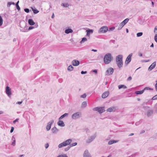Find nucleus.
<instances>
[{"label": "nucleus", "mask_w": 157, "mask_h": 157, "mask_svg": "<svg viewBox=\"0 0 157 157\" xmlns=\"http://www.w3.org/2000/svg\"><path fill=\"white\" fill-rule=\"evenodd\" d=\"M123 56L121 55H119L116 57V61L118 67L120 68L122 67L123 65Z\"/></svg>", "instance_id": "1"}, {"label": "nucleus", "mask_w": 157, "mask_h": 157, "mask_svg": "<svg viewBox=\"0 0 157 157\" xmlns=\"http://www.w3.org/2000/svg\"><path fill=\"white\" fill-rule=\"evenodd\" d=\"M113 59V57L110 53L106 54L104 58V61L106 64L109 63Z\"/></svg>", "instance_id": "2"}, {"label": "nucleus", "mask_w": 157, "mask_h": 157, "mask_svg": "<svg viewBox=\"0 0 157 157\" xmlns=\"http://www.w3.org/2000/svg\"><path fill=\"white\" fill-rule=\"evenodd\" d=\"M72 142V140L69 139L60 143L58 145V147L61 148L70 144Z\"/></svg>", "instance_id": "3"}, {"label": "nucleus", "mask_w": 157, "mask_h": 157, "mask_svg": "<svg viewBox=\"0 0 157 157\" xmlns=\"http://www.w3.org/2000/svg\"><path fill=\"white\" fill-rule=\"evenodd\" d=\"M93 110L98 111L99 113H101L105 111L104 107H96L93 109Z\"/></svg>", "instance_id": "4"}, {"label": "nucleus", "mask_w": 157, "mask_h": 157, "mask_svg": "<svg viewBox=\"0 0 157 157\" xmlns=\"http://www.w3.org/2000/svg\"><path fill=\"white\" fill-rule=\"evenodd\" d=\"M108 30V28L106 26H103L101 27L98 31L99 33H104L106 32Z\"/></svg>", "instance_id": "5"}, {"label": "nucleus", "mask_w": 157, "mask_h": 157, "mask_svg": "<svg viewBox=\"0 0 157 157\" xmlns=\"http://www.w3.org/2000/svg\"><path fill=\"white\" fill-rule=\"evenodd\" d=\"M81 115V113L80 112H78L73 114L71 116V118L73 119H76L79 118Z\"/></svg>", "instance_id": "6"}, {"label": "nucleus", "mask_w": 157, "mask_h": 157, "mask_svg": "<svg viewBox=\"0 0 157 157\" xmlns=\"http://www.w3.org/2000/svg\"><path fill=\"white\" fill-rule=\"evenodd\" d=\"M132 55V54L131 53L129 54L127 57L126 59L125 64L127 65L131 61V57Z\"/></svg>", "instance_id": "7"}, {"label": "nucleus", "mask_w": 157, "mask_h": 157, "mask_svg": "<svg viewBox=\"0 0 157 157\" xmlns=\"http://www.w3.org/2000/svg\"><path fill=\"white\" fill-rule=\"evenodd\" d=\"M96 134H94V135L90 136L87 140L86 141V142L89 143L91 142L96 137Z\"/></svg>", "instance_id": "8"}, {"label": "nucleus", "mask_w": 157, "mask_h": 157, "mask_svg": "<svg viewBox=\"0 0 157 157\" xmlns=\"http://www.w3.org/2000/svg\"><path fill=\"white\" fill-rule=\"evenodd\" d=\"M83 157H91V156L88 150L85 151L83 154Z\"/></svg>", "instance_id": "9"}, {"label": "nucleus", "mask_w": 157, "mask_h": 157, "mask_svg": "<svg viewBox=\"0 0 157 157\" xmlns=\"http://www.w3.org/2000/svg\"><path fill=\"white\" fill-rule=\"evenodd\" d=\"M54 120H51L50 122L48 123L46 127V129L47 131H49L50 130L51 127V125L53 123Z\"/></svg>", "instance_id": "10"}, {"label": "nucleus", "mask_w": 157, "mask_h": 157, "mask_svg": "<svg viewBox=\"0 0 157 157\" xmlns=\"http://www.w3.org/2000/svg\"><path fill=\"white\" fill-rule=\"evenodd\" d=\"M6 92L8 96H10L11 94V89L8 86H7L6 88Z\"/></svg>", "instance_id": "11"}, {"label": "nucleus", "mask_w": 157, "mask_h": 157, "mask_svg": "<svg viewBox=\"0 0 157 157\" xmlns=\"http://www.w3.org/2000/svg\"><path fill=\"white\" fill-rule=\"evenodd\" d=\"M114 71V70L112 68H110L106 71L107 73V75H111L113 74Z\"/></svg>", "instance_id": "12"}, {"label": "nucleus", "mask_w": 157, "mask_h": 157, "mask_svg": "<svg viewBox=\"0 0 157 157\" xmlns=\"http://www.w3.org/2000/svg\"><path fill=\"white\" fill-rule=\"evenodd\" d=\"M72 64L74 66H78L79 64V62L76 60H74L72 61Z\"/></svg>", "instance_id": "13"}, {"label": "nucleus", "mask_w": 157, "mask_h": 157, "mask_svg": "<svg viewBox=\"0 0 157 157\" xmlns=\"http://www.w3.org/2000/svg\"><path fill=\"white\" fill-rule=\"evenodd\" d=\"M156 63L155 61L148 68V70L149 71H151L152 69H153L155 66L156 65Z\"/></svg>", "instance_id": "14"}, {"label": "nucleus", "mask_w": 157, "mask_h": 157, "mask_svg": "<svg viewBox=\"0 0 157 157\" xmlns=\"http://www.w3.org/2000/svg\"><path fill=\"white\" fill-rule=\"evenodd\" d=\"M51 131L53 133L56 134L59 132V130L55 127L52 128Z\"/></svg>", "instance_id": "15"}, {"label": "nucleus", "mask_w": 157, "mask_h": 157, "mask_svg": "<svg viewBox=\"0 0 157 157\" xmlns=\"http://www.w3.org/2000/svg\"><path fill=\"white\" fill-rule=\"evenodd\" d=\"M109 92L108 91H106L102 95V97L103 98H105L107 97L109 94Z\"/></svg>", "instance_id": "16"}, {"label": "nucleus", "mask_w": 157, "mask_h": 157, "mask_svg": "<svg viewBox=\"0 0 157 157\" xmlns=\"http://www.w3.org/2000/svg\"><path fill=\"white\" fill-rule=\"evenodd\" d=\"M57 124L59 126L61 127H64L65 126V124L63 122L60 120H59V121L57 123Z\"/></svg>", "instance_id": "17"}, {"label": "nucleus", "mask_w": 157, "mask_h": 157, "mask_svg": "<svg viewBox=\"0 0 157 157\" xmlns=\"http://www.w3.org/2000/svg\"><path fill=\"white\" fill-rule=\"evenodd\" d=\"M87 32L86 35L87 36H89L90 34H92L93 32V30L92 29H88L86 30Z\"/></svg>", "instance_id": "18"}, {"label": "nucleus", "mask_w": 157, "mask_h": 157, "mask_svg": "<svg viewBox=\"0 0 157 157\" xmlns=\"http://www.w3.org/2000/svg\"><path fill=\"white\" fill-rule=\"evenodd\" d=\"M28 22L30 25H33L35 24V22L33 21L32 19H29L28 20Z\"/></svg>", "instance_id": "19"}, {"label": "nucleus", "mask_w": 157, "mask_h": 157, "mask_svg": "<svg viewBox=\"0 0 157 157\" xmlns=\"http://www.w3.org/2000/svg\"><path fill=\"white\" fill-rule=\"evenodd\" d=\"M153 111L152 110H149L147 111V117H149L153 113Z\"/></svg>", "instance_id": "20"}, {"label": "nucleus", "mask_w": 157, "mask_h": 157, "mask_svg": "<svg viewBox=\"0 0 157 157\" xmlns=\"http://www.w3.org/2000/svg\"><path fill=\"white\" fill-rule=\"evenodd\" d=\"M115 108L114 107H113L109 108L107 109V111L109 112H111L115 110Z\"/></svg>", "instance_id": "21"}, {"label": "nucleus", "mask_w": 157, "mask_h": 157, "mask_svg": "<svg viewBox=\"0 0 157 157\" xmlns=\"http://www.w3.org/2000/svg\"><path fill=\"white\" fill-rule=\"evenodd\" d=\"M73 32V30L70 29H66L65 30V32L66 33L68 34L69 33H72Z\"/></svg>", "instance_id": "22"}, {"label": "nucleus", "mask_w": 157, "mask_h": 157, "mask_svg": "<svg viewBox=\"0 0 157 157\" xmlns=\"http://www.w3.org/2000/svg\"><path fill=\"white\" fill-rule=\"evenodd\" d=\"M118 142V140H112L109 141L108 142V144L109 145H111L113 143H117Z\"/></svg>", "instance_id": "23"}, {"label": "nucleus", "mask_w": 157, "mask_h": 157, "mask_svg": "<svg viewBox=\"0 0 157 157\" xmlns=\"http://www.w3.org/2000/svg\"><path fill=\"white\" fill-rule=\"evenodd\" d=\"M68 115V114L67 113H65L64 114L59 117V120H61L65 117L67 116Z\"/></svg>", "instance_id": "24"}, {"label": "nucleus", "mask_w": 157, "mask_h": 157, "mask_svg": "<svg viewBox=\"0 0 157 157\" xmlns=\"http://www.w3.org/2000/svg\"><path fill=\"white\" fill-rule=\"evenodd\" d=\"M118 87L119 89H121V88H123L124 89H125L127 88L126 86L124 85H119L118 86Z\"/></svg>", "instance_id": "25"}, {"label": "nucleus", "mask_w": 157, "mask_h": 157, "mask_svg": "<svg viewBox=\"0 0 157 157\" xmlns=\"http://www.w3.org/2000/svg\"><path fill=\"white\" fill-rule=\"evenodd\" d=\"M31 9L33 11L34 14H36L39 12V11L37 9H34L32 7H31Z\"/></svg>", "instance_id": "26"}, {"label": "nucleus", "mask_w": 157, "mask_h": 157, "mask_svg": "<svg viewBox=\"0 0 157 157\" xmlns=\"http://www.w3.org/2000/svg\"><path fill=\"white\" fill-rule=\"evenodd\" d=\"M124 25V24L122 22H121L118 26V30L121 29Z\"/></svg>", "instance_id": "27"}, {"label": "nucleus", "mask_w": 157, "mask_h": 157, "mask_svg": "<svg viewBox=\"0 0 157 157\" xmlns=\"http://www.w3.org/2000/svg\"><path fill=\"white\" fill-rule=\"evenodd\" d=\"M144 92V90H143L141 91H136L135 93L137 94H142Z\"/></svg>", "instance_id": "28"}, {"label": "nucleus", "mask_w": 157, "mask_h": 157, "mask_svg": "<svg viewBox=\"0 0 157 157\" xmlns=\"http://www.w3.org/2000/svg\"><path fill=\"white\" fill-rule=\"evenodd\" d=\"M73 67L71 65H70L68 67L67 70L69 71H71L73 70Z\"/></svg>", "instance_id": "29"}, {"label": "nucleus", "mask_w": 157, "mask_h": 157, "mask_svg": "<svg viewBox=\"0 0 157 157\" xmlns=\"http://www.w3.org/2000/svg\"><path fill=\"white\" fill-rule=\"evenodd\" d=\"M87 39L85 37H83L82 38V40L80 41V43L82 44L85 41H87Z\"/></svg>", "instance_id": "30"}, {"label": "nucleus", "mask_w": 157, "mask_h": 157, "mask_svg": "<svg viewBox=\"0 0 157 157\" xmlns=\"http://www.w3.org/2000/svg\"><path fill=\"white\" fill-rule=\"evenodd\" d=\"M87 105L86 102V101L83 102L82 104V108H85L86 107Z\"/></svg>", "instance_id": "31"}, {"label": "nucleus", "mask_w": 157, "mask_h": 157, "mask_svg": "<svg viewBox=\"0 0 157 157\" xmlns=\"http://www.w3.org/2000/svg\"><path fill=\"white\" fill-rule=\"evenodd\" d=\"M19 2V1H18L16 3V6L17 7V9L19 11L20 10V7L18 5V3Z\"/></svg>", "instance_id": "32"}, {"label": "nucleus", "mask_w": 157, "mask_h": 157, "mask_svg": "<svg viewBox=\"0 0 157 157\" xmlns=\"http://www.w3.org/2000/svg\"><path fill=\"white\" fill-rule=\"evenodd\" d=\"M3 23V20L0 15V27L1 26Z\"/></svg>", "instance_id": "33"}, {"label": "nucleus", "mask_w": 157, "mask_h": 157, "mask_svg": "<svg viewBox=\"0 0 157 157\" xmlns=\"http://www.w3.org/2000/svg\"><path fill=\"white\" fill-rule=\"evenodd\" d=\"M12 4L14 5H15V3L14 2H9L7 3V6L10 7V5Z\"/></svg>", "instance_id": "34"}, {"label": "nucleus", "mask_w": 157, "mask_h": 157, "mask_svg": "<svg viewBox=\"0 0 157 157\" xmlns=\"http://www.w3.org/2000/svg\"><path fill=\"white\" fill-rule=\"evenodd\" d=\"M129 19L128 18H126L122 22L125 25L128 21Z\"/></svg>", "instance_id": "35"}, {"label": "nucleus", "mask_w": 157, "mask_h": 157, "mask_svg": "<svg viewBox=\"0 0 157 157\" xmlns=\"http://www.w3.org/2000/svg\"><path fill=\"white\" fill-rule=\"evenodd\" d=\"M61 6H63L64 7H67L69 6V5L67 3H63L61 5Z\"/></svg>", "instance_id": "36"}, {"label": "nucleus", "mask_w": 157, "mask_h": 157, "mask_svg": "<svg viewBox=\"0 0 157 157\" xmlns=\"http://www.w3.org/2000/svg\"><path fill=\"white\" fill-rule=\"evenodd\" d=\"M143 34L142 32L138 33H137L136 36L137 37H140Z\"/></svg>", "instance_id": "37"}, {"label": "nucleus", "mask_w": 157, "mask_h": 157, "mask_svg": "<svg viewBox=\"0 0 157 157\" xmlns=\"http://www.w3.org/2000/svg\"><path fill=\"white\" fill-rule=\"evenodd\" d=\"M143 90H144V91L145 90H153V89H151V88H150L148 87H145L144 89Z\"/></svg>", "instance_id": "38"}, {"label": "nucleus", "mask_w": 157, "mask_h": 157, "mask_svg": "<svg viewBox=\"0 0 157 157\" xmlns=\"http://www.w3.org/2000/svg\"><path fill=\"white\" fill-rule=\"evenodd\" d=\"M86 95L85 93L81 95L80 96V97L82 98H85L86 97Z\"/></svg>", "instance_id": "39"}, {"label": "nucleus", "mask_w": 157, "mask_h": 157, "mask_svg": "<svg viewBox=\"0 0 157 157\" xmlns=\"http://www.w3.org/2000/svg\"><path fill=\"white\" fill-rule=\"evenodd\" d=\"M154 109L156 112H157V104H156L154 107Z\"/></svg>", "instance_id": "40"}, {"label": "nucleus", "mask_w": 157, "mask_h": 157, "mask_svg": "<svg viewBox=\"0 0 157 157\" xmlns=\"http://www.w3.org/2000/svg\"><path fill=\"white\" fill-rule=\"evenodd\" d=\"M71 146H68L67 148H65V151H67L69 149L71 148Z\"/></svg>", "instance_id": "41"}, {"label": "nucleus", "mask_w": 157, "mask_h": 157, "mask_svg": "<svg viewBox=\"0 0 157 157\" xmlns=\"http://www.w3.org/2000/svg\"><path fill=\"white\" fill-rule=\"evenodd\" d=\"M77 143L75 142V143H73L72 144H71V145L70 146H71V147L76 146V145H77Z\"/></svg>", "instance_id": "42"}, {"label": "nucleus", "mask_w": 157, "mask_h": 157, "mask_svg": "<svg viewBox=\"0 0 157 157\" xmlns=\"http://www.w3.org/2000/svg\"><path fill=\"white\" fill-rule=\"evenodd\" d=\"M24 10L25 12L27 13H28L29 12V9L28 8L25 9Z\"/></svg>", "instance_id": "43"}, {"label": "nucleus", "mask_w": 157, "mask_h": 157, "mask_svg": "<svg viewBox=\"0 0 157 157\" xmlns=\"http://www.w3.org/2000/svg\"><path fill=\"white\" fill-rule=\"evenodd\" d=\"M153 100H155L157 99V94L154 97H153L152 98Z\"/></svg>", "instance_id": "44"}, {"label": "nucleus", "mask_w": 157, "mask_h": 157, "mask_svg": "<svg viewBox=\"0 0 157 157\" xmlns=\"http://www.w3.org/2000/svg\"><path fill=\"white\" fill-rule=\"evenodd\" d=\"M154 32L157 34V26L155 27L154 29Z\"/></svg>", "instance_id": "45"}, {"label": "nucleus", "mask_w": 157, "mask_h": 157, "mask_svg": "<svg viewBox=\"0 0 157 157\" xmlns=\"http://www.w3.org/2000/svg\"><path fill=\"white\" fill-rule=\"evenodd\" d=\"M154 39L155 41L157 43V34H155L154 37Z\"/></svg>", "instance_id": "46"}, {"label": "nucleus", "mask_w": 157, "mask_h": 157, "mask_svg": "<svg viewBox=\"0 0 157 157\" xmlns=\"http://www.w3.org/2000/svg\"><path fill=\"white\" fill-rule=\"evenodd\" d=\"M149 61V60H142V62H147Z\"/></svg>", "instance_id": "47"}, {"label": "nucleus", "mask_w": 157, "mask_h": 157, "mask_svg": "<svg viewBox=\"0 0 157 157\" xmlns=\"http://www.w3.org/2000/svg\"><path fill=\"white\" fill-rule=\"evenodd\" d=\"M15 140H13V142H12V144H11L12 145H13V146H15Z\"/></svg>", "instance_id": "48"}, {"label": "nucleus", "mask_w": 157, "mask_h": 157, "mask_svg": "<svg viewBox=\"0 0 157 157\" xmlns=\"http://www.w3.org/2000/svg\"><path fill=\"white\" fill-rule=\"evenodd\" d=\"M34 28V27L32 26H30V27H29V29H28V30H31L32 29H33Z\"/></svg>", "instance_id": "49"}, {"label": "nucleus", "mask_w": 157, "mask_h": 157, "mask_svg": "<svg viewBox=\"0 0 157 157\" xmlns=\"http://www.w3.org/2000/svg\"><path fill=\"white\" fill-rule=\"evenodd\" d=\"M14 129V128L13 127H11V129L10 131V132L11 133H12L13 132Z\"/></svg>", "instance_id": "50"}, {"label": "nucleus", "mask_w": 157, "mask_h": 157, "mask_svg": "<svg viewBox=\"0 0 157 157\" xmlns=\"http://www.w3.org/2000/svg\"><path fill=\"white\" fill-rule=\"evenodd\" d=\"M87 72L86 71H82L81 72V74H86L87 73Z\"/></svg>", "instance_id": "51"}, {"label": "nucleus", "mask_w": 157, "mask_h": 157, "mask_svg": "<svg viewBox=\"0 0 157 157\" xmlns=\"http://www.w3.org/2000/svg\"><path fill=\"white\" fill-rule=\"evenodd\" d=\"M45 148H47L48 147V146H49V144H48V143H47V144H45Z\"/></svg>", "instance_id": "52"}, {"label": "nucleus", "mask_w": 157, "mask_h": 157, "mask_svg": "<svg viewBox=\"0 0 157 157\" xmlns=\"http://www.w3.org/2000/svg\"><path fill=\"white\" fill-rule=\"evenodd\" d=\"M132 79V78L131 76H129L128 78H127V81H130Z\"/></svg>", "instance_id": "53"}, {"label": "nucleus", "mask_w": 157, "mask_h": 157, "mask_svg": "<svg viewBox=\"0 0 157 157\" xmlns=\"http://www.w3.org/2000/svg\"><path fill=\"white\" fill-rule=\"evenodd\" d=\"M115 29V28L114 27H112L109 29L110 31H112L113 30Z\"/></svg>", "instance_id": "54"}, {"label": "nucleus", "mask_w": 157, "mask_h": 157, "mask_svg": "<svg viewBox=\"0 0 157 157\" xmlns=\"http://www.w3.org/2000/svg\"><path fill=\"white\" fill-rule=\"evenodd\" d=\"M19 120V119H15V120H14L13 121V123H15V122L17 121L18 120Z\"/></svg>", "instance_id": "55"}, {"label": "nucleus", "mask_w": 157, "mask_h": 157, "mask_svg": "<svg viewBox=\"0 0 157 157\" xmlns=\"http://www.w3.org/2000/svg\"><path fill=\"white\" fill-rule=\"evenodd\" d=\"M93 72L95 73L96 74L97 73V70H94L93 71Z\"/></svg>", "instance_id": "56"}, {"label": "nucleus", "mask_w": 157, "mask_h": 157, "mask_svg": "<svg viewBox=\"0 0 157 157\" xmlns=\"http://www.w3.org/2000/svg\"><path fill=\"white\" fill-rule=\"evenodd\" d=\"M22 102V101H18V102H17V104H19V105H20L21 104Z\"/></svg>", "instance_id": "57"}, {"label": "nucleus", "mask_w": 157, "mask_h": 157, "mask_svg": "<svg viewBox=\"0 0 157 157\" xmlns=\"http://www.w3.org/2000/svg\"><path fill=\"white\" fill-rule=\"evenodd\" d=\"M139 56H142V54L141 52H139Z\"/></svg>", "instance_id": "58"}, {"label": "nucleus", "mask_w": 157, "mask_h": 157, "mask_svg": "<svg viewBox=\"0 0 157 157\" xmlns=\"http://www.w3.org/2000/svg\"><path fill=\"white\" fill-rule=\"evenodd\" d=\"M155 88L156 89V90L157 91V83L155 85Z\"/></svg>", "instance_id": "59"}, {"label": "nucleus", "mask_w": 157, "mask_h": 157, "mask_svg": "<svg viewBox=\"0 0 157 157\" xmlns=\"http://www.w3.org/2000/svg\"><path fill=\"white\" fill-rule=\"evenodd\" d=\"M134 134L133 133H131L130 134H129L128 136H133V135Z\"/></svg>", "instance_id": "60"}, {"label": "nucleus", "mask_w": 157, "mask_h": 157, "mask_svg": "<svg viewBox=\"0 0 157 157\" xmlns=\"http://www.w3.org/2000/svg\"><path fill=\"white\" fill-rule=\"evenodd\" d=\"M55 17V16H54V13H53L52 15V18H53Z\"/></svg>", "instance_id": "61"}, {"label": "nucleus", "mask_w": 157, "mask_h": 157, "mask_svg": "<svg viewBox=\"0 0 157 157\" xmlns=\"http://www.w3.org/2000/svg\"><path fill=\"white\" fill-rule=\"evenodd\" d=\"M91 51H94V52H96L97 51V50H95V49H92Z\"/></svg>", "instance_id": "62"}, {"label": "nucleus", "mask_w": 157, "mask_h": 157, "mask_svg": "<svg viewBox=\"0 0 157 157\" xmlns=\"http://www.w3.org/2000/svg\"><path fill=\"white\" fill-rule=\"evenodd\" d=\"M14 140H15V138L14 136H13L12 138V140L13 141Z\"/></svg>", "instance_id": "63"}, {"label": "nucleus", "mask_w": 157, "mask_h": 157, "mask_svg": "<svg viewBox=\"0 0 157 157\" xmlns=\"http://www.w3.org/2000/svg\"><path fill=\"white\" fill-rule=\"evenodd\" d=\"M23 156H24L23 155H20L19 156V157H23Z\"/></svg>", "instance_id": "64"}]
</instances>
